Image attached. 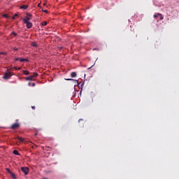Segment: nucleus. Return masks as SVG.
Segmentation results:
<instances>
[{
	"label": "nucleus",
	"mask_w": 179,
	"mask_h": 179,
	"mask_svg": "<svg viewBox=\"0 0 179 179\" xmlns=\"http://www.w3.org/2000/svg\"><path fill=\"white\" fill-rule=\"evenodd\" d=\"M17 140L20 141V142H24V138L22 137H17Z\"/></svg>",
	"instance_id": "10"
},
{
	"label": "nucleus",
	"mask_w": 179,
	"mask_h": 179,
	"mask_svg": "<svg viewBox=\"0 0 179 179\" xmlns=\"http://www.w3.org/2000/svg\"><path fill=\"white\" fill-rule=\"evenodd\" d=\"M17 121H19L18 120H16L15 123H13L10 129H17V128H19L20 127V123L17 122Z\"/></svg>",
	"instance_id": "1"
},
{
	"label": "nucleus",
	"mask_w": 179,
	"mask_h": 179,
	"mask_svg": "<svg viewBox=\"0 0 179 179\" xmlns=\"http://www.w3.org/2000/svg\"><path fill=\"white\" fill-rule=\"evenodd\" d=\"M17 16H18L17 14L14 15V16L12 17V20H15V19L16 17H17Z\"/></svg>",
	"instance_id": "18"
},
{
	"label": "nucleus",
	"mask_w": 179,
	"mask_h": 179,
	"mask_svg": "<svg viewBox=\"0 0 179 179\" xmlns=\"http://www.w3.org/2000/svg\"><path fill=\"white\" fill-rule=\"evenodd\" d=\"M6 171L8 173H9V174H10V173H12V171L9 169H6Z\"/></svg>",
	"instance_id": "25"
},
{
	"label": "nucleus",
	"mask_w": 179,
	"mask_h": 179,
	"mask_svg": "<svg viewBox=\"0 0 179 179\" xmlns=\"http://www.w3.org/2000/svg\"><path fill=\"white\" fill-rule=\"evenodd\" d=\"M13 50H14V51H17L18 48H14Z\"/></svg>",
	"instance_id": "28"
},
{
	"label": "nucleus",
	"mask_w": 179,
	"mask_h": 179,
	"mask_svg": "<svg viewBox=\"0 0 179 179\" xmlns=\"http://www.w3.org/2000/svg\"><path fill=\"white\" fill-rule=\"evenodd\" d=\"M10 176L12 178L16 179V175L13 172H10Z\"/></svg>",
	"instance_id": "8"
},
{
	"label": "nucleus",
	"mask_w": 179,
	"mask_h": 179,
	"mask_svg": "<svg viewBox=\"0 0 179 179\" xmlns=\"http://www.w3.org/2000/svg\"><path fill=\"white\" fill-rule=\"evenodd\" d=\"M15 61H20V57L15 58Z\"/></svg>",
	"instance_id": "26"
},
{
	"label": "nucleus",
	"mask_w": 179,
	"mask_h": 179,
	"mask_svg": "<svg viewBox=\"0 0 179 179\" xmlns=\"http://www.w3.org/2000/svg\"><path fill=\"white\" fill-rule=\"evenodd\" d=\"M29 86H32V87H34V86H36V83H29Z\"/></svg>",
	"instance_id": "14"
},
{
	"label": "nucleus",
	"mask_w": 179,
	"mask_h": 179,
	"mask_svg": "<svg viewBox=\"0 0 179 179\" xmlns=\"http://www.w3.org/2000/svg\"><path fill=\"white\" fill-rule=\"evenodd\" d=\"M21 171L24 173L25 176L29 174V168L28 167H21Z\"/></svg>",
	"instance_id": "4"
},
{
	"label": "nucleus",
	"mask_w": 179,
	"mask_h": 179,
	"mask_svg": "<svg viewBox=\"0 0 179 179\" xmlns=\"http://www.w3.org/2000/svg\"><path fill=\"white\" fill-rule=\"evenodd\" d=\"M38 8H41V3H39L38 4Z\"/></svg>",
	"instance_id": "27"
},
{
	"label": "nucleus",
	"mask_w": 179,
	"mask_h": 179,
	"mask_svg": "<svg viewBox=\"0 0 179 179\" xmlns=\"http://www.w3.org/2000/svg\"><path fill=\"white\" fill-rule=\"evenodd\" d=\"M23 73H24V75H29V71L24 70Z\"/></svg>",
	"instance_id": "17"
},
{
	"label": "nucleus",
	"mask_w": 179,
	"mask_h": 179,
	"mask_svg": "<svg viewBox=\"0 0 179 179\" xmlns=\"http://www.w3.org/2000/svg\"><path fill=\"white\" fill-rule=\"evenodd\" d=\"M3 17H6L7 19L9 17V15H8V14H3Z\"/></svg>",
	"instance_id": "21"
},
{
	"label": "nucleus",
	"mask_w": 179,
	"mask_h": 179,
	"mask_svg": "<svg viewBox=\"0 0 179 179\" xmlns=\"http://www.w3.org/2000/svg\"><path fill=\"white\" fill-rule=\"evenodd\" d=\"M159 13L154 15L155 18L159 17Z\"/></svg>",
	"instance_id": "24"
},
{
	"label": "nucleus",
	"mask_w": 179,
	"mask_h": 179,
	"mask_svg": "<svg viewBox=\"0 0 179 179\" xmlns=\"http://www.w3.org/2000/svg\"><path fill=\"white\" fill-rule=\"evenodd\" d=\"M66 80H73L75 82V83H79V81L78 80H74L72 78H67V79H66Z\"/></svg>",
	"instance_id": "9"
},
{
	"label": "nucleus",
	"mask_w": 179,
	"mask_h": 179,
	"mask_svg": "<svg viewBox=\"0 0 179 179\" xmlns=\"http://www.w3.org/2000/svg\"><path fill=\"white\" fill-rule=\"evenodd\" d=\"M22 69V67L17 68V71H20Z\"/></svg>",
	"instance_id": "29"
},
{
	"label": "nucleus",
	"mask_w": 179,
	"mask_h": 179,
	"mask_svg": "<svg viewBox=\"0 0 179 179\" xmlns=\"http://www.w3.org/2000/svg\"><path fill=\"white\" fill-rule=\"evenodd\" d=\"M71 76V78H76V72H72Z\"/></svg>",
	"instance_id": "12"
},
{
	"label": "nucleus",
	"mask_w": 179,
	"mask_h": 179,
	"mask_svg": "<svg viewBox=\"0 0 179 179\" xmlns=\"http://www.w3.org/2000/svg\"><path fill=\"white\" fill-rule=\"evenodd\" d=\"M47 6V3L46 2L43 3V6Z\"/></svg>",
	"instance_id": "31"
},
{
	"label": "nucleus",
	"mask_w": 179,
	"mask_h": 179,
	"mask_svg": "<svg viewBox=\"0 0 179 179\" xmlns=\"http://www.w3.org/2000/svg\"><path fill=\"white\" fill-rule=\"evenodd\" d=\"M42 12H44V13H48V10L42 9Z\"/></svg>",
	"instance_id": "22"
},
{
	"label": "nucleus",
	"mask_w": 179,
	"mask_h": 179,
	"mask_svg": "<svg viewBox=\"0 0 179 179\" xmlns=\"http://www.w3.org/2000/svg\"><path fill=\"white\" fill-rule=\"evenodd\" d=\"M0 54H5V53H3V52H0Z\"/></svg>",
	"instance_id": "33"
},
{
	"label": "nucleus",
	"mask_w": 179,
	"mask_h": 179,
	"mask_svg": "<svg viewBox=\"0 0 179 179\" xmlns=\"http://www.w3.org/2000/svg\"><path fill=\"white\" fill-rule=\"evenodd\" d=\"M27 8H29V6H28V5H23V6H21L20 7V8L24 9V10L27 9Z\"/></svg>",
	"instance_id": "7"
},
{
	"label": "nucleus",
	"mask_w": 179,
	"mask_h": 179,
	"mask_svg": "<svg viewBox=\"0 0 179 179\" xmlns=\"http://www.w3.org/2000/svg\"><path fill=\"white\" fill-rule=\"evenodd\" d=\"M31 45H32V47H38L37 43H36V42H32Z\"/></svg>",
	"instance_id": "15"
},
{
	"label": "nucleus",
	"mask_w": 179,
	"mask_h": 179,
	"mask_svg": "<svg viewBox=\"0 0 179 179\" xmlns=\"http://www.w3.org/2000/svg\"><path fill=\"white\" fill-rule=\"evenodd\" d=\"M24 61L26 62H29V59H20V62H24Z\"/></svg>",
	"instance_id": "11"
},
{
	"label": "nucleus",
	"mask_w": 179,
	"mask_h": 179,
	"mask_svg": "<svg viewBox=\"0 0 179 179\" xmlns=\"http://www.w3.org/2000/svg\"><path fill=\"white\" fill-rule=\"evenodd\" d=\"M14 69H15V71H17V67H14Z\"/></svg>",
	"instance_id": "32"
},
{
	"label": "nucleus",
	"mask_w": 179,
	"mask_h": 179,
	"mask_svg": "<svg viewBox=\"0 0 179 179\" xmlns=\"http://www.w3.org/2000/svg\"><path fill=\"white\" fill-rule=\"evenodd\" d=\"M158 15H159L160 16V20H163V19H164V17H163V15L160 13H158Z\"/></svg>",
	"instance_id": "19"
},
{
	"label": "nucleus",
	"mask_w": 179,
	"mask_h": 179,
	"mask_svg": "<svg viewBox=\"0 0 179 179\" xmlns=\"http://www.w3.org/2000/svg\"><path fill=\"white\" fill-rule=\"evenodd\" d=\"M13 155H15L16 156H20V154L19 153V151L14 150L13 151Z\"/></svg>",
	"instance_id": "6"
},
{
	"label": "nucleus",
	"mask_w": 179,
	"mask_h": 179,
	"mask_svg": "<svg viewBox=\"0 0 179 179\" xmlns=\"http://www.w3.org/2000/svg\"><path fill=\"white\" fill-rule=\"evenodd\" d=\"M31 108H32L33 110H36V106H31Z\"/></svg>",
	"instance_id": "30"
},
{
	"label": "nucleus",
	"mask_w": 179,
	"mask_h": 179,
	"mask_svg": "<svg viewBox=\"0 0 179 179\" xmlns=\"http://www.w3.org/2000/svg\"><path fill=\"white\" fill-rule=\"evenodd\" d=\"M11 34H13V35L15 36V37H16V36H17V34H16V32H15V31H13V32L11 33Z\"/></svg>",
	"instance_id": "23"
},
{
	"label": "nucleus",
	"mask_w": 179,
	"mask_h": 179,
	"mask_svg": "<svg viewBox=\"0 0 179 179\" xmlns=\"http://www.w3.org/2000/svg\"><path fill=\"white\" fill-rule=\"evenodd\" d=\"M25 24H27V29H31L33 27V23L30 22H25Z\"/></svg>",
	"instance_id": "5"
},
{
	"label": "nucleus",
	"mask_w": 179,
	"mask_h": 179,
	"mask_svg": "<svg viewBox=\"0 0 179 179\" xmlns=\"http://www.w3.org/2000/svg\"><path fill=\"white\" fill-rule=\"evenodd\" d=\"M37 76H38V73H33V76H32L33 78H37Z\"/></svg>",
	"instance_id": "16"
},
{
	"label": "nucleus",
	"mask_w": 179,
	"mask_h": 179,
	"mask_svg": "<svg viewBox=\"0 0 179 179\" xmlns=\"http://www.w3.org/2000/svg\"><path fill=\"white\" fill-rule=\"evenodd\" d=\"M42 26H47V22L46 21H43L42 22Z\"/></svg>",
	"instance_id": "20"
},
{
	"label": "nucleus",
	"mask_w": 179,
	"mask_h": 179,
	"mask_svg": "<svg viewBox=\"0 0 179 179\" xmlns=\"http://www.w3.org/2000/svg\"><path fill=\"white\" fill-rule=\"evenodd\" d=\"M12 76V75H10V72H9V71H6L5 73H4V75H3V79H6V80H7V79H10V78Z\"/></svg>",
	"instance_id": "3"
},
{
	"label": "nucleus",
	"mask_w": 179,
	"mask_h": 179,
	"mask_svg": "<svg viewBox=\"0 0 179 179\" xmlns=\"http://www.w3.org/2000/svg\"><path fill=\"white\" fill-rule=\"evenodd\" d=\"M31 15L29 13H27V17L23 19L24 23H27L29 22V20L31 19Z\"/></svg>",
	"instance_id": "2"
},
{
	"label": "nucleus",
	"mask_w": 179,
	"mask_h": 179,
	"mask_svg": "<svg viewBox=\"0 0 179 179\" xmlns=\"http://www.w3.org/2000/svg\"><path fill=\"white\" fill-rule=\"evenodd\" d=\"M26 80H33V77L32 76H28L26 78Z\"/></svg>",
	"instance_id": "13"
}]
</instances>
